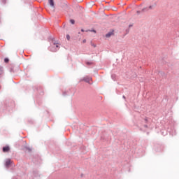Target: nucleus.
<instances>
[{
    "instance_id": "2",
    "label": "nucleus",
    "mask_w": 179,
    "mask_h": 179,
    "mask_svg": "<svg viewBox=\"0 0 179 179\" xmlns=\"http://www.w3.org/2000/svg\"><path fill=\"white\" fill-rule=\"evenodd\" d=\"M12 164V161L10 159H6V166L9 167Z\"/></svg>"
},
{
    "instance_id": "4",
    "label": "nucleus",
    "mask_w": 179,
    "mask_h": 179,
    "mask_svg": "<svg viewBox=\"0 0 179 179\" xmlns=\"http://www.w3.org/2000/svg\"><path fill=\"white\" fill-rule=\"evenodd\" d=\"M10 148L9 146H6L3 148V152H9Z\"/></svg>"
},
{
    "instance_id": "14",
    "label": "nucleus",
    "mask_w": 179,
    "mask_h": 179,
    "mask_svg": "<svg viewBox=\"0 0 179 179\" xmlns=\"http://www.w3.org/2000/svg\"><path fill=\"white\" fill-rule=\"evenodd\" d=\"M82 31H83V29H82Z\"/></svg>"
},
{
    "instance_id": "13",
    "label": "nucleus",
    "mask_w": 179,
    "mask_h": 179,
    "mask_svg": "<svg viewBox=\"0 0 179 179\" xmlns=\"http://www.w3.org/2000/svg\"><path fill=\"white\" fill-rule=\"evenodd\" d=\"M52 51H57V50H53Z\"/></svg>"
},
{
    "instance_id": "11",
    "label": "nucleus",
    "mask_w": 179,
    "mask_h": 179,
    "mask_svg": "<svg viewBox=\"0 0 179 179\" xmlns=\"http://www.w3.org/2000/svg\"><path fill=\"white\" fill-rule=\"evenodd\" d=\"M149 8H150V9H152V6H150Z\"/></svg>"
},
{
    "instance_id": "10",
    "label": "nucleus",
    "mask_w": 179,
    "mask_h": 179,
    "mask_svg": "<svg viewBox=\"0 0 179 179\" xmlns=\"http://www.w3.org/2000/svg\"><path fill=\"white\" fill-rule=\"evenodd\" d=\"M83 43H86V39L83 40Z\"/></svg>"
},
{
    "instance_id": "5",
    "label": "nucleus",
    "mask_w": 179,
    "mask_h": 179,
    "mask_svg": "<svg viewBox=\"0 0 179 179\" xmlns=\"http://www.w3.org/2000/svg\"><path fill=\"white\" fill-rule=\"evenodd\" d=\"M49 5H50L52 8H55L54 0H49Z\"/></svg>"
},
{
    "instance_id": "12",
    "label": "nucleus",
    "mask_w": 179,
    "mask_h": 179,
    "mask_svg": "<svg viewBox=\"0 0 179 179\" xmlns=\"http://www.w3.org/2000/svg\"><path fill=\"white\" fill-rule=\"evenodd\" d=\"M93 31H94V33H96V31H95V30H94Z\"/></svg>"
},
{
    "instance_id": "9",
    "label": "nucleus",
    "mask_w": 179,
    "mask_h": 179,
    "mask_svg": "<svg viewBox=\"0 0 179 179\" xmlns=\"http://www.w3.org/2000/svg\"><path fill=\"white\" fill-rule=\"evenodd\" d=\"M54 45H55L56 48H58V44L54 43Z\"/></svg>"
},
{
    "instance_id": "6",
    "label": "nucleus",
    "mask_w": 179,
    "mask_h": 179,
    "mask_svg": "<svg viewBox=\"0 0 179 179\" xmlns=\"http://www.w3.org/2000/svg\"><path fill=\"white\" fill-rule=\"evenodd\" d=\"M70 22H71V24H75V20H71Z\"/></svg>"
},
{
    "instance_id": "1",
    "label": "nucleus",
    "mask_w": 179,
    "mask_h": 179,
    "mask_svg": "<svg viewBox=\"0 0 179 179\" xmlns=\"http://www.w3.org/2000/svg\"><path fill=\"white\" fill-rule=\"evenodd\" d=\"M83 80L87 82V83H90V80H92V78L90 77H85Z\"/></svg>"
},
{
    "instance_id": "3",
    "label": "nucleus",
    "mask_w": 179,
    "mask_h": 179,
    "mask_svg": "<svg viewBox=\"0 0 179 179\" xmlns=\"http://www.w3.org/2000/svg\"><path fill=\"white\" fill-rule=\"evenodd\" d=\"M113 34H114L113 31L108 32V34H106V37H107L108 38L111 37V36H113Z\"/></svg>"
},
{
    "instance_id": "7",
    "label": "nucleus",
    "mask_w": 179,
    "mask_h": 179,
    "mask_svg": "<svg viewBox=\"0 0 179 179\" xmlns=\"http://www.w3.org/2000/svg\"><path fill=\"white\" fill-rule=\"evenodd\" d=\"M66 38L67 40H71V36H69V35H66Z\"/></svg>"
},
{
    "instance_id": "8",
    "label": "nucleus",
    "mask_w": 179,
    "mask_h": 179,
    "mask_svg": "<svg viewBox=\"0 0 179 179\" xmlns=\"http://www.w3.org/2000/svg\"><path fill=\"white\" fill-rule=\"evenodd\" d=\"M4 61L5 62H9V59H5Z\"/></svg>"
}]
</instances>
